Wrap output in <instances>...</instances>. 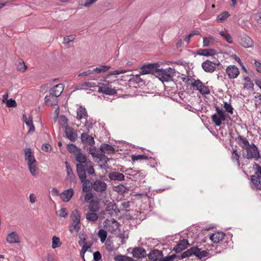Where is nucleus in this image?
Listing matches in <instances>:
<instances>
[{"label":"nucleus","instance_id":"14","mask_svg":"<svg viewBox=\"0 0 261 261\" xmlns=\"http://www.w3.org/2000/svg\"><path fill=\"white\" fill-rule=\"evenodd\" d=\"M148 258L151 260H159L163 257V252L157 249H153L150 252L147 254Z\"/></svg>","mask_w":261,"mask_h":261},{"label":"nucleus","instance_id":"35","mask_svg":"<svg viewBox=\"0 0 261 261\" xmlns=\"http://www.w3.org/2000/svg\"><path fill=\"white\" fill-rule=\"evenodd\" d=\"M195 250V247L190 248L189 249L187 250V251L181 253L180 256H178V259H181L184 258L191 256L193 255H194V253L195 252L194 251Z\"/></svg>","mask_w":261,"mask_h":261},{"label":"nucleus","instance_id":"26","mask_svg":"<svg viewBox=\"0 0 261 261\" xmlns=\"http://www.w3.org/2000/svg\"><path fill=\"white\" fill-rule=\"evenodd\" d=\"M125 176L123 174L118 172H111L109 174V178L111 180H117L121 181L124 180Z\"/></svg>","mask_w":261,"mask_h":261},{"label":"nucleus","instance_id":"22","mask_svg":"<svg viewBox=\"0 0 261 261\" xmlns=\"http://www.w3.org/2000/svg\"><path fill=\"white\" fill-rule=\"evenodd\" d=\"M64 88V86L63 84H59L52 87L49 90V92L51 93V94H53L58 97L63 92Z\"/></svg>","mask_w":261,"mask_h":261},{"label":"nucleus","instance_id":"4","mask_svg":"<svg viewBox=\"0 0 261 261\" xmlns=\"http://www.w3.org/2000/svg\"><path fill=\"white\" fill-rule=\"evenodd\" d=\"M221 66H222V65L218 60H214L213 61L207 60L203 62L201 64L202 69L207 73H213L216 70L217 67L218 69H220Z\"/></svg>","mask_w":261,"mask_h":261},{"label":"nucleus","instance_id":"28","mask_svg":"<svg viewBox=\"0 0 261 261\" xmlns=\"http://www.w3.org/2000/svg\"><path fill=\"white\" fill-rule=\"evenodd\" d=\"M225 237V234L222 232H217L211 235V240L215 243H218L223 240Z\"/></svg>","mask_w":261,"mask_h":261},{"label":"nucleus","instance_id":"5","mask_svg":"<svg viewBox=\"0 0 261 261\" xmlns=\"http://www.w3.org/2000/svg\"><path fill=\"white\" fill-rule=\"evenodd\" d=\"M254 168L256 169L255 173V175H252L251 176V181L254 185L256 189H261V183L260 179H261V167L254 163L253 165Z\"/></svg>","mask_w":261,"mask_h":261},{"label":"nucleus","instance_id":"16","mask_svg":"<svg viewBox=\"0 0 261 261\" xmlns=\"http://www.w3.org/2000/svg\"><path fill=\"white\" fill-rule=\"evenodd\" d=\"M189 246H190V244L188 240L182 239L174 247L173 251H175L176 253H179L187 248Z\"/></svg>","mask_w":261,"mask_h":261},{"label":"nucleus","instance_id":"30","mask_svg":"<svg viewBox=\"0 0 261 261\" xmlns=\"http://www.w3.org/2000/svg\"><path fill=\"white\" fill-rule=\"evenodd\" d=\"M73 190L72 189L70 188L65 190L61 195V198L64 202L69 201L73 195Z\"/></svg>","mask_w":261,"mask_h":261},{"label":"nucleus","instance_id":"38","mask_svg":"<svg viewBox=\"0 0 261 261\" xmlns=\"http://www.w3.org/2000/svg\"><path fill=\"white\" fill-rule=\"evenodd\" d=\"M99 204L97 201H92L88 206L90 212H97L99 210Z\"/></svg>","mask_w":261,"mask_h":261},{"label":"nucleus","instance_id":"1","mask_svg":"<svg viewBox=\"0 0 261 261\" xmlns=\"http://www.w3.org/2000/svg\"><path fill=\"white\" fill-rule=\"evenodd\" d=\"M76 171L81 182L83 184L82 190L84 192H89L92 189L93 182L86 179V173L85 166L81 164H76Z\"/></svg>","mask_w":261,"mask_h":261},{"label":"nucleus","instance_id":"64","mask_svg":"<svg viewBox=\"0 0 261 261\" xmlns=\"http://www.w3.org/2000/svg\"><path fill=\"white\" fill-rule=\"evenodd\" d=\"M101 258V255L99 251H96L93 253V259L95 261H98Z\"/></svg>","mask_w":261,"mask_h":261},{"label":"nucleus","instance_id":"57","mask_svg":"<svg viewBox=\"0 0 261 261\" xmlns=\"http://www.w3.org/2000/svg\"><path fill=\"white\" fill-rule=\"evenodd\" d=\"M5 103L8 108H15L17 107L15 100L12 98L8 100Z\"/></svg>","mask_w":261,"mask_h":261},{"label":"nucleus","instance_id":"45","mask_svg":"<svg viewBox=\"0 0 261 261\" xmlns=\"http://www.w3.org/2000/svg\"><path fill=\"white\" fill-rule=\"evenodd\" d=\"M111 68L109 66L106 65H101L99 67H97L94 68L93 70V72H95L97 73H99L101 72H105L108 71Z\"/></svg>","mask_w":261,"mask_h":261},{"label":"nucleus","instance_id":"62","mask_svg":"<svg viewBox=\"0 0 261 261\" xmlns=\"http://www.w3.org/2000/svg\"><path fill=\"white\" fill-rule=\"evenodd\" d=\"M68 213L66 212V208H62L59 211V216L61 217L65 218L67 216Z\"/></svg>","mask_w":261,"mask_h":261},{"label":"nucleus","instance_id":"31","mask_svg":"<svg viewBox=\"0 0 261 261\" xmlns=\"http://www.w3.org/2000/svg\"><path fill=\"white\" fill-rule=\"evenodd\" d=\"M236 140L239 145L243 149H246L247 146L250 145L249 144V141L247 139L241 135H239L238 137Z\"/></svg>","mask_w":261,"mask_h":261},{"label":"nucleus","instance_id":"39","mask_svg":"<svg viewBox=\"0 0 261 261\" xmlns=\"http://www.w3.org/2000/svg\"><path fill=\"white\" fill-rule=\"evenodd\" d=\"M98 218V215L95 212H88L86 214V219L88 221L94 222Z\"/></svg>","mask_w":261,"mask_h":261},{"label":"nucleus","instance_id":"2","mask_svg":"<svg viewBox=\"0 0 261 261\" xmlns=\"http://www.w3.org/2000/svg\"><path fill=\"white\" fill-rule=\"evenodd\" d=\"M72 221L71 225L69 227V231L71 233L78 232L81 228V215L77 210L72 211L71 216Z\"/></svg>","mask_w":261,"mask_h":261},{"label":"nucleus","instance_id":"46","mask_svg":"<svg viewBox=\"0 0 261 261\" xmlns=\"http://www.w3.org/2000/svg\"><path fill=\"white\" fill-rule=\"evenodd\" d=\"M67 149L68 151L72 153L74 155L81 150V148H78L76 146L73 144H68L67 145Z\"/></svg>","mask_w":261,"mask_h":261},{"label":"nucleus","instance_id":"11","mask_svg":"<svg viewBox=\"0 0 261 261\" xmlns=\"http://www.w3.org/2000/svg\"><path fill=\"white\" fill-rule=\"evenodd\" d=\"M226 73L230 79H234L238 77L240 74L239 68L235 65H229L225 69Z\"/></svg>","mask_w":261,"mask_h":261},{"label":"nucleus","instance_id":"27","mask_svg":"<svg viewBox=\"0 0 261 261\" xmlns=\"http://www.w3.org/2000/svg\"><path fill=\"white\" fill-rule=\"evenodd\" d=\"M100 150L102 152V153H108L111 154L115 152V149L111 145L106 144L102 143L99 147Z\"/></svg>","mask_w":261,"mask_h":261},{"label":"nucleus","instance_id":"3","mask_svg":"<svg viewBox=\"0 0 261 261\" xmlns=\"http://www.w3.org/2000/svg\"><path fill=\"white\" fill-rule=\"evenodd\" d=\"M175 73L174 69L169 67L167 69H159L155 76L162 82H168L174 76Z\"/></svg>","mask_w":261,"mask_h":261},{"label":"nucleus","instance_id":"36","mask_svg":"<svg viewBox=\"0 0 261 261\" xmlns=\"http://www.w3.org/2000/svg\"><path fill=\"white\" fill-rule=\"evenodd\" d=\"M114 190L118 194L122 195L125 193H127L129 191V188L122 184H120L117 186H115Z\"/></svg>","mask_w":261,"mask_h":261},{"label":"nucleus","instance_id":"20","mask_svg":"<svg viewBox=\"0 0 261 261\" xmlns=\"http://www.w3.org/2000/svg\"><path fill=\"white\" fill-rule=\"evenodd\" d=\"M226 116L225 112L219 115L214 114L212 116V119L216 126H219L221 125L222 121L226 120Z\"/></svg>","mask_w":261,"mask_h":261},{"label":"nucleus","instance_id":"43","mask_svg":"<svg viewBox=\"0 0 261 261\" xmlns=\"http://www.w3.org/2000/svg\"><path fill=\"white\" fill-rule=\"evenodd\" d=\"M65 164L66 168V172L67 174V176L70 179H73L75 177V175L73 173V172L68 162H65Z\"/></svg>","mask_w":261,"mask_h":261},{"label":"nucleus","instance_id":"7","mask_svg":"<svg viewBox=\"0 0 261 261\" xmlns=\"http://www.w3.org/2000/svg\"><path fill=\"white\" fill-rule=\"evenodd\" d=\"M160 65L159 63H151L144 65L140 68L141 74H157Z\"/></svg>","mask_w":261,"mask_h":261},{"label":"nucleus","instance_id":"13","mask_svg":"<svg viewBox=\"0 0 261 261\" xmlns=\"http://www.w3.org/2000/svg\"><path fill=\"white\" fill-rule=\"evenodd\" d=\"M133 256L137 258H144L147 256L146 251L143 247H136L132 250Z\"/></svg>","mask_w":261,"mask_h":261},{"label":"nucleus","instance_id":"8","mask_svg":"<svg viewBox=\"0 0 261 261\" xmlns=\"http://www.w3.org/2000/svg\"><path fill=\"white\" fill-rule=\"evenodd\" d=\"M88 113L85 108L82 106L79 107L76 110V118L81 120L82 119H85L86 120L85 123V126H86L87 128L89 130L91 128L92 123L89 124L87 121Z\"/></svg>","mask_w":261,"mask_h":261},{"label":"nucleus","instance_id":"59","mask_svg":"<svg viewBox=\"0 0 261 261\" xmlns=\"http://www.w3.org/2000/svg\"><path fill=\"white\" fill-rule=\"evenodd\" d=\"M131 81L137 84H139L143 82V80L141 78L140 75L139 74L133 75L131 79Z\"/></svg>","mask_w":261,"mask_h":261},{"label":"nucleus","instance_id":"23","mask_svg":"<svg viewBox=\"0 0 261 261\" xmlns=\"http://www.w3.org/2000/svg\"><path fill=\"white\" fill-rule=\"evenodd\" d=\"M65 133L68 139L71 141L74 142L77 138V134L74 132L73 129L68 126H66L65 128Z\"/></svg>","mask_w":261,"mask_h":261},{"label":"nucleus","instance_id":"12","mask_svg":"<svg viewBox=\"0 0 261 261\" xmlns=\"http://www.w3.org/2000/svg\"><path fill=\"white\" fill-rule=\"evenodd\" d=\"M217 51L213 48L199 49L197 50L196 55L206 57H213L217 55Z\"/></svg>","mask_w":261,"mask_h":261},{"label":"nucleus","instance_id":"40","mask_svg":"<svg viewBox=\"0 0 261 261\" xmlns=\"http://www.w3.org/2000/svg\"><path fill=\"white\" fill-rule=\"evenodd\" d=\"M231 160L233 161H236L237 163V165L238 166H240V154L239 153L238 151L236 149H233L231 151Z\"/></svg>","mask_w":261,"mask_h":261},{"label":"nucleus","instance_id":"47","mask_svg":"<svg viewBox=\"0 0 261 261\" xmlns=\"http://www.w3.org/2000/svg\"><path fill=\"white\" fill-rule=\"evenodd\" d=\"M80 240L78 242V244L80 246H83L86 243H88V244L90 243H92L91 242H86L87 239V236L85 233H80L79 236Z\"/></svg>","mask_w":261,"mask_h":261},{"label":"nucleus","instance_id":"55","mask_svg":"<svg viewBox=\"0 0 261 261\" xmlns=\"http://www.w3.org/2000/svg\"><path fill=\"white\" fill-rule=\"evenodd\" d=\"M198 91L202 94H209L210 93V91L207 86H205L203 84L202 85L201 87L199 88Z\"/></svg>","mask_w":261,"mask_h":261},{"label":"nucleus","instance_id":"49","mask_svg":"<svg viewBox=\"0 0 261 261\" xmlns=\"http://www.w3.org/2000/svg\"><path fill=\"white\" fill-rule=\"evenodd\" d=\"M98 234L99 237L100 238L101 242L103 243L107 237L108 233L107 231L103 229H100L98 231Z\"/></svg>","mask_w":261,"mask_h":261},{"label":"nucleus","instance_id":"44","mask_svg":"<svg viewBox=\"0 0 261 261\" xmlns=\"http://www.w3.org/2000/svg\"><path fill=\"white\" fill-rule=\"evenodd\" d=\"M115 261H134V259L130 257L123 255H118L114 257Z\"/></svg>","mask_w":261,"mask_h":261},{"label":"nucleus","instance_id":"54","mask_svg":"<svg viewBox=\"0 0 261 261\" xmlns=\"http://www.w3.org/2000/svg\"><path fill=\"white\" fill-rule=\"evenodd\" d=\"M87 193L84 196L85 201L87 202H91L92 201H94V194L91 192H86Z\"/></svg>","mask_w":261,"mask_h":261},{"label":"nucleus","instance_id":"17","mask_svg":"<svg viewBox=\"0 0 261 261\" xmlns=\"http://www.w3.org/2000/svg\"><path fill=\"white\" fill-rule=\"evenodd\" d=\"M74 156L75 161L79 163L78 164L86 165L89 160L87 159V156L85 154L82 153L81 149Z\"/></svg>","mask_w":261,"mask_h":261},{"label":"nucleus","instance_id":"32","mask_svg":"<svg viewBox=\"0 0 261 261\" xmlns=\"http://www.w3.org/2000/svg\"><path fill=\"white\" fill-rule=\"evenodd\" d=\"M145 176V172L143 171H133V174H132V177H129L130 179L132 180H134L137 181L138 180H142Z\"/></svg>","mask_w":261,"mask_h":261},{"label":"nucleus","instance_id":"34","mask_svg":"<svg viewBox=\"0 0 261 261\" xmlns=\"http://www.w3.org/2000/svg\"><path fill=\"white\" fill-rule=\"evenodd\" d=\"M84 165L85 166V170H86V171L88 174L92 176H96L95 170L93 168V163L92 161L89 160L88 163Z\"/></svg>","mask_w":261,"mask_h":261},{"label":"nucleus","instance_id":"21","mask_svg":"<svg viewBox=\"0 0 261 261\" xmlns=\"http://www.w3.org/2000/svg\"><path fill=\"white\" fill-rule=\"evenodd\" d=\"M81 139L84 144H87L90 146H92L95 143L94 138L87 133H82Z\"/></svg>","mask_w":261,"mask_h":261},{"label":"nucleus","instance_id":"50","mask_svg":"<svg viewBox=\"0 0 261 261\" xmlns=\"http://www.w3.org/2000/svg\"><path fill=\"white\" fill-rule=\"evenodd\" d=\"M29 166V168L31 174L34 176H36L37 175V168L36 167V163H31L28 164Z\"/></svg>","mask_w":261,"mask_h":261},{"label":"nucleus","instance_id":"37","mask_svg":"<svg viewBox=\"0 0 261 261\" xmlns=\"http://www.w3.org/2000/svg\"><path fill=\"white\" fill-rule=\"evenodd\" d=\"M92 245V243H90L88 244V243H86L82 247V250L80 252V256L82 258L84 261H86L85 258V254L87 251L89 249L91 248V247Z\"/></svg>","mask_w":261,"mask_h":261},{"label":"nucleus","instance_id":"15","mask_svg":"<svg viewBox=\"0 0 261 261\" xmlns=\"http://www.w3.org/2000/svg\"><path fill=\"white\" fill-rule=\"evenodd\" d=\"M240 44L245 48L252 47L253 42L252 39L248 36H244L239 40Z\"/></svg>","mask_w":261,"mask_h":261},{"label":"nucleus","instance_id":"56","mask_svg":"<svg viewBox=\"0 0 261 261\" xmlns=\"http://www.w3.org/2000/svg\"><path fill=\"white\" fill-rule=\"evenodd\" d=\"M202 84V82L198 79L194 80V82L192 83L191 86L194 89L198 90Z\"/></svg>","mask_w":261,"mask_h":261},{"label":"nucleus","instance_id":"41","mask_svg":"<svg viewBox=\"0 0 261 261\" xmlns=\"http://www.w3.org/2000/svg\"><path fill=\"white\" fill-rule=\"evenodd\" d=\"M116 204L114 202H109L107 204L106 211L110 215L113 214L114 211H116Z\"/></svg>","mask_w":261,"mask_h":261},{"label":"nucleus","instance_id":"52","mask_svg":"<svg viewBox=\"0 0 261 261\" xmlns=\"http://www.w3.org/2000/svg\"><path fill=\"white\" fill-rule=\"evenodd\" d=\"M26 125L29 127L28 133H32L35 131V126L33 125L32 118L29 117V121L26 122Z\"/></svg>","mask_w":261,"mask_h":261},{"label":"nucleus","instance_id":"29","mask_svg":"<svg viewBox=\"0 0 261 261\" xmlns=\"http://www.w3.org/2000/svg\"><path fill=\"white\" fill-rule=\"evenodd\" d=\"M216 42H217V41L213 36L203 37V47H204L213 46Z\"/></svg>","mask_w":261,"mask_h":261},{"label":"nucleus","instance_id":"53","mask_svg":"<svg viewBox=\"0 0 261 261\" xmlns=\"http://www.w3.org/2000/svg\"><path fill=\"white\" fill-rule=\"evenodd\" d=\"M53 242H52V248L53 249H55L57 247H60V246L61 245V243L60 242V239L58 237H56V236H54L53 237Z\"/></svg>","mask_w":261,"mask_h":261},{"label":"nucleus","instance_id":"6","mask_svg":"<svg viewBox=\"0 0 261 261\" xmlns=\"http://www.w3.org/2000/svg\"><path fill=\"white\" fill-rule=\"evenodd\" d=\"M245 149L247 152L246 158L247 159H254L257 161L261 158L259 151L254 144L252 143L249 146H247Z\"/></svg>","mask_w":261,"mask_h":261},{"label":"nucleus","instance_id":"25","mask_svg":"<svg viewBox=\"0 0 261 261\" xmlns=\"http://www.w3.org/2000/svg\"><path fill=\"white\" fill-rule=\"evenodd\" d=\"M88 149L89 153L93 158H97L101 159L103 157L105 156L104 154L99 152V151H100L99 148L97 149L93 145L89 147Z\"/></svg>","mask_w":261,"mask_h":261},{"label":"nucleus","instance_id":"63","mask_svg":"<svg viewBox=\"0 0 261 261\" xmlns=\"http://www.w3.org/2000/svg\"><path fill=\"white\" fill-rule=\"evenodd\" d=\"M253 18L257 23L261 24V12L254 14Z\"/></svg>","mask_w":261,"mask_h":261},{"label":"nucleus","instance_id":"18","mask_svg":"<svg viewBox=\"0 0 261 261\" xmlns=\"http://www.w3.org/2000/svg\"><path fill=\"white\" fill-rule=\"evenodd\" d=\"M44 100L46 105L48 106H56L58 103V97L51 94L50 92L48 95H46L45 97Z\"/></svg>","mask_w":261,"mask_h":261},{"label":"nucleus","instance_id":"24","mask_svg":"<svg viewBox=\"0 0 261 261\" xmlns=\"http://www.w3.org/2000/svg\"><path fill=\"white\" fill-rule=\"evenodd\" d=\"M25 159L27 161L28 164L31 163H36V160H35L32 149L30 148H27L24 149Z\"/></svg>","mask_w":261,"mask_h":261},{"label":"nucleus","instance_id":"58","mask_svg":"<svg viewBox=\"0 0 261 261\" xmlns=\"http://www.w3.org/2000/svg\"><path fill=\"white\" fill-rule=\"evenodd\" d=\"M224 108L225 109L226 111L230 113L231 114H233V108L230 103H227V102H225L224 103Z\"/></svg>","mask_w":261,"mask_h":261},{"label":"nucleus","instance_id":"61","mask_svg":"<svg viewBox=\"0 0 261 261\" xmlns=\"http://www.w3.org/2000/svg\"><path fill=\"white\" fill-rule=\"evenodd\" d=\"M126 72V70H116L115 71H111L109 74H108V76L110 75H117V74H120L122 73H124Z\"/></svg>","mask_w":261,"mask_h":261},{"label":"nucleus","instance_id":"9","mask_svg":"<svg viewBox=\"0 0 261 261\" xmlns=\"http://www.w3.org/2000/svg\"><path fill=\"white\" fill-rule=\"evenodd\" d=\"M110 83L108 82L107 84L99 83V85H101V86L98 87V92L99 93H102L105 94L106 95H114L117 94V91L115 89H113L109 87V84Z\"/></svg>","mask_w":261,"mask_h":261},{"label":"nucleus","instance_id":"42","mask_svg":"<svg viewBox=\"0 0 261 261\" xmlns=\"http://www.w3.org/2000/svg\"><path fill=\"white\" fill-rule=\"evenodd\" d=\"M229 16L227 11H224L217 16V20L219 22H223Z\"/></svg>","mask_w":261,"mask_h":261},{"label":"nucleus","instance_id":"60","mask_svg":"<svg viewBox=\"0 0 261 261\" xmlns=\"http://www.w3.org/2000/svg\"><path fill=\"white\" fill-rule=\"evenodd\" d=\"M74 38L75 37L73 35L64 37L63 39V43L64 44H67L70 42L73 41Z\"/></svg>","mask_w":261,"mask_h":261},{"label":"nucleus","instance_id":"10","mask_svg":"<svg viewBox=\"0 0 261 261\" xmlns=\"http://www.w3.org/2000/svg\"><path fill=\"white\" fill-rule=\"evenodd\" d=\"M107 188V184L101 179H96L93 183L92 189L97 193H102L105 192Z\"/></svg>","mask_w":261,"mask_h":261},{"label":"nucleus","instance_id":"51","mask_svg":"<svg viewBox=\"0 0 261 261\" xmlns=\"http://www.w3.org/2000/svg\"><path fill=\"white\" fill-rule=\"evenodd\" d=\"M147 159H148V156L145 154H134L132 156V160L133 161Z\"/></svg>","mask_w":261,"mask_h":261},{"label":"nucleus","instance_id":"33","mask_svg":"<svg viewBox=\"0 0 261 261\" xmlns=\"http://www.w3.org/2000/svg\"><path fill=\"white\" fill-rule=\"evenodd\" d=\"M195 252L194 255L198 257L199 259H202V258L207 256L209 253L206 250H201L197 247H195Z\"/></svg>","mask_w":261,"mask_h":261},{"label":"nucleus","instance_id":"19","mask_svg":"<svg viewBox=\"0 0 261 261\" xmlns=\"http://www.w3.org/2000/svg\"><path fill=\"white\" fill-rule=\"evenodd\" d=\"M6 241L10 244H18L20 242L19 237L18 233L15 231H13L9 233L6 238Z\"/></svg>","mask_w":261,"mask_h":261},{"label":"nucleus","instance_id":"48","mask_svg":"<svg viewBox=\"0 0 261 261\" xmlns=\"http://www.w3.org/2000/svg\"><path fill=\"white\" fill-rule=\"evenodd\" d=\"M27 68V66L25 65L24 62L21 59L18 60V65L17 66V69L18 71L24 72Z\"/></svg>","mask_w":261,"mask_h":261}]
</instances>
